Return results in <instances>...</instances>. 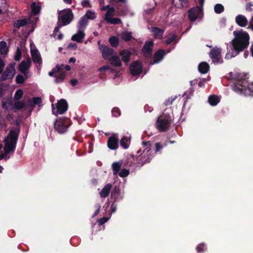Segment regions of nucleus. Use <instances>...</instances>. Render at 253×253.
Segmentation results:
<instances>
[{
	"instance_id": "9",
	"label": "nucleus",
	"mask_w": 253,
	"mask_h": 253,
	"mask_svg": "<svg viewBox=\"0 0 253 253\" xmlns=\"http://www.w3.org/2000/svg\"><path fill=\"white\" fill-rule=\"evenodd\" d=\"M123 161L121 160L117 162H114L113 163L112 167L114 175H116L118 173L120 177L124 178L126 176V169H124L119 172V170L121 169Z\"/></svg>"
},
{
	"instance_id": "37",
	"label": "nucleus",
	"mask_w": 253,
	"mask_h": 253,
	"mask_svg": "<svg viewBox=\"0 0 253 253\" xmlns=\"http://www.w3.org/2000/svg\"><path fill=\"white\" fill-rule=\"evenodd\" d=\"M23 91L21 89L17 90L14 95V99L16 100H18L21 99L23 95Z\"/></svg>"
},
{
	"instance_id": "5",
	"label": "nucleus",
	"mask_w": 253,
	"mask_h": 253,
	"mask_svg": "<svg viewBox=\"0 0 253 253\" xmlns=\"http://www.w3.org/2000/svg\"><path fill=\"white\" fill-rule=\"evenodd\" d=\"M209 56L215 64H222L223 60L221 56V50L218 47H213L210 51Z\"/></svg>"
},
{
	"instance_id": "53",
	"label": "nucleus",
	"mask_w": 253,
	"mask_h": 253,
	"mask_svg": "<svg viewBox=\"0 0 253 253\" xmlns=\"http://www.w3.org/2000/svg\"><path fill=\"white\" fill-rule=\"evenodd\" d=\"M20 57H21V52H20V50L18 49L17 50V55L15 56V59L16 60H19L20 58Z\"/></svg>"
},
{
	"instance_id": "38",
	"label": "nucleus",
	"mask_w": 253,
	"mask_h": 253,
	"mask_svg": "<svg viewBox=\"0 0 253 253\" xmlns=\"http://www.w3.org/2000/svg\"><path fill=\"white\" fill-rule=\"evenodd\" d=\"M61 70L60 66L58 65H56V66L53 69L52 71L49 72V75L50 76H53L55 73H58Z\"/></svg>"
},
{
	"instance_id": "27",
	"label": "nucleus",
	"mask_w": 253,
	"mask_h": 253,
	"mask_svg": "<svg viewBox=\"0 0 253 253\" xmlns=\"http://www.w3.org/2000/svg\"><path fill=\"white\" fill-rule=\"evenodd\" d=\"M219 101V98L215 95H210L208 99V102L211 106L216 105Z\"/></svg>"
},
{
	"instance_id": "36",
	"label": "nucleus",
	"mask_w": 253,
	"mask_h": 253,
	"mask_svg": "<svg viewBox=\"0 0 253 253\" xmlns=\"http://www.w3.org/2000/svg\"><path fill=\"white\" fill-rule=\"evenodd\" d=\"M177 98V96H171L165 102L164 105L168 106L172 104V102Z\"/></svg>"
},
{
	"instance_id": "47",
	"label": "nucleus",
	"mask_w": 253,
	"mask_h": 253,
	"mask_svg": "<svg viewBox=\"0 0 253 253\" xmlns=\"http://www.w3.org/2000/svg\"><path fill=\"white\" fill-rule=\"evenodd\" d=\"M108 219H109L108 218H105V217L100 219L98 220L99 224L100 225L103 224L104 223H105L106 222H107L108 221Z\"/></svg>"
},
{
	"instance_id": "21",
	"label": "nucleus",
	"mask_w": 253,
	"mask_h": 253,
	"mask_svg": "<svg viewBox=\"0 0 253 253\" xmlns=\"http://www.w3.org/2000/svg\"><path fill=\"white\" fill-rule=\"evenodd\" d=\"M209 65L205 62L200 63L198 66V70L199 72L202 74H204L207 73L209 71Z\"/></svg>"
},
{
	"instance_id": "22",
	"label": "nucleus",
	"mask_w": 253,
	"mask_h": 253,
	"mask_svg": "<svg viewBox=\"0 0 253 253\" xmlns=\"http://www.w3.org/2000/svg\"><path fill=\"white\" fill-rule=\"evenodd\" d=\"M56 107L58 111H67L68 103L64 99H61L57 103Z\"/></svg>"
},
{
	"instance_id": "61",
	"label": "nucleus",
	"mask_w": 253,
	"mask_h": 253,
	"mask_svg": "<svg viewBox=\"0 0 253 253\" xmlns=\"http://www.w3.org/2000/svg\"><path fill=\"white\" fill-rule=\"evenodd\" d=\"M250 50H251L252 55L253 57V43L252 44V45L251 46Z\"/></svg>"
},
{
	"instance_id": "15",
	"label": "nucleus",
	"mask_w": 253,
	"mask_h": 253,
	"mask_svg": "<svg viewBox=\"0 0 253 253\" xmlns=\"http://www.w3.org/2000/svg\"><path fill=\"white\" fill-rule=\"evenodd\" d=\"M235 21L237 25L241 27H245L248 24V21L246 17L241 14L236 16Z\"/></svg>"
},
{
	"instance_id": "13",
	"label": "nucleus",
	"mask_w": 253,
	"mask_h": 253,
	"mask_svg": "<svg viewBox=\"0 0 253 253\" xmlns=\"http://www.w3.org/2000/svg\"><path fill=\"white\" fill-rule=\"evenodd\" d=\"M15 74V68L13 65H8L3 75L1 76V80H5L7 79H10L13 78Z\"/></svg>"
},
{
	"instance_id": "64",
	"label": "nucleus",
	"mask_w": 253,
	"mask_h": 253,
	"mask_svg": "<svg viewBox=\"0 0 253 253\" xmlns=\"http://www.w3.org/2000/svg\"><path fill=\"white\" fill-rule=\"evenodd\" d=\"M196 81H190V84H191V85H193L194 84H195V83H196Z\"/></svg>"
},
{
	"instance_id": "59",
	"label": "nucleus",
	"mask_w": 253,
	"mask_h": 253,
	"mask_svg": "<svg viewBox=\"0 0 253 253\" xmlns=\"http://www.w3.org/2000/svg\"><path fill=\"white\" fill-rule=\"evenodd\" d=\"M248 55H249V52L248 51H245L244 53V57L246 58H247Z\"/></svg>"
},
{
	"instance_id": "50",
	"label": "nucleus",
	"mask_w": 253,
	"mask_h": 253,
	"mask_svg": "<svg viewBox=\"0 0 253 253\" xmlns=\"http://www.w3.org/2000/svg\"><path fill=\"white\" fill-rule=\"evenodd\" d=\"M4 63L3 60L0 58V73H1L3 69Z\"/></svg>"
},
{
	"instance_id": "41",
	"label": "nucleus",
	"mask_w": 253,
	"mask_h": 253,
	"mask_svg": "<svg viewBox=\"0 0 253 253\" xmlns=\"http://www.w3.org/2000/svg\"><path fill=\"white\" fill-rule=\"evenodd\" d=\"M24 77L21 75H18L16 76V82L17 84H22L25 82Z\"/></svg>"
},
{
	"instance_id": "56",
	"label": "nucleus",
	"mask_w": 253,
	"mask_h": 253,
	"mask_svg": "<svg viewBox=\"0 0 253 253\" xmlns=\"http://www.w3.org/2000/svg\"><path fill=\"white\" fill-rule=\"evenodd\" d=\"M78 81L76 79L72 80L71 81V84L72 85H75L78 84Z\"/></svg>"
},
{
	"instance_id": "14",
	"label": "nucleus",
	"mask_w": 253,
	"mask_h": 253,
	"mask_svg": "<svg viewBox=\"0 0 253 253\" xmlns=\"http://www.w3.org/2000/svg\"><path fill=\"white\" fill-rule=\"evenodd\" d=\"M166 52L164 50L160 49L157 50L153 56V60L150 61L149 65H152L160 62L164 58Z\"/></svg>"
},
{
	"instance_id": "18",
	"label": "nucleus",
	"mask_w": 253,
	"mask_h": 253,
	"mask_svg": "<svg viewBox=\"0 0 253 253\" xmlns=\"http://www.w3.org/2000/svg\"><path fill=\"white\" fill-rule=\"evenodd\" d=\"M118 140L115 135H113L109 138L108 140V147L112 149L115 150L118 148Z\"/></svg>"
},
{
	"instance_id": "2",
	"label": "nucleus",
	"mask_w": 253,
	"mask_h": 253,
	"mask_svg": "<svg viewBox=\"0 0 253 253\" xmlns=\"http://www.w3.org/2000/svg\"><path fill=\"white\" fill-rule=\"evenodd\" d=\"M233 34L235 38L231 42V55L226 54L225 58L235 57L240 52L247 48L249 44L250 36L247 32L241 30L238 32L234 31Z\"/></svg>"
},
{
	"instance_id": "1",
	"label": "nucleus",
	"mask_w": 253,
	"mask_h": 253,
	"mask_svg": "<svg viewBox=\"0 0 253 253\" xmlns=\"http://www.w3.org/2000/svg\"><path fill=\"white\" fill-rule=\"evenodd\" d=\"M230 77L233 81L232 85L233 90L236 92L246 96H253V82L249 83L247 74L230 73Z\"/></svg>"
},
{
	"instance_id": "63",
	"label": "nucleus",
	"mask_w": 253,
	"mask_h": 253,
	"mask_svg": "<svg viewBox=\"0 0 253 253\" xmlns=\"http://www.w3.org/2000/svg\"><path fill=\"white\" fill-rule=\"evenodd\" d=\"M66 3L70 4L72 2V0H63Z\"/></svg>"
},
{
	"instance_id": "32",
	"label": "nucleus",
	"mask_w": 253,
	"mask_h": 253,
	"mask_svg": "<svg viewBox=\"0 0 253 253\" xmlns=\"http://www.w3.org/2000/svg\"><path fill=\"white\" fill-rule=\"evenodd\" d=\"M84 16L85 17L87 20L88 19L93 20L95 18L96 14L94 12L88 10Z\"/></svg>"
},
{
	"instance_id": "33",
	"label": "nucleus",
	"mask_w": 253,
	"mask_h": 253,
	"mask_svg": "<svg viewBox=\"0 0 253 253\" xmlns=\"http://www.w3.org/2000/svg\"><path fill=\"white\" fill-rule=\"evenodd\" d=\"M214 10L216 13L220 14L223 12L224 10V6L221 4H216L214 7Z\"/></svg>"
},
{
	"instance_id": "39",
	"label": "nucleus",
	"mask_w": 253,
	"mask_h": 253,
	"mask_svg": "<svg viewBox=\"0 0 253 253\" xmlns=\"http://www.w3.org/2000/svg\"><path fill=\"white\" fill-rule=\"evenodd\" d=\"M79 114L77 115V116L75 117V118L78 121V122L81 124L83 122V121L84 120V118H83L82 112L80 111L78 112Z\"/></svg>"
},
{
	"instance_id": "4",
	"label": "nucleus",
	"mask_w": 253,
	"mask_h": 253,
	"mask_svg": "<svg viewBox=\"0 0 253 253\" xmlns=\"http://www.w3.org/2000/svg\"><path fill=\"white\" fill-rule=\"evenodd\" d=\"M70 125V121L67 118H59L55 123V129L60 133L66 132Z\"/></svg>"
},
{
	"instance_id": "16",
	"label": "nucleus",
	"mask_w": 253,
	"mask_h": 253,
	"mask_svg": "<svg viewBox=\"0 0 253 253\" xmlns=\"http://www.w3.org/2000/svg\"><path fill=\"white\" fill-rule=\"evenodd\" d=\"M150 31L153 33L155 39H161L163 38L164 30L157 27H152L150 28Z\"/></svg>"
},
{
	"instance_id": "55",
	"label": "nucleus",
	"mask_w": 253,
	"mask_h": 253,
	"mask_svg": "<svg viewBox=\"0 0 253 253\" xmlns=\"http://www.w3.org/2000/svg\"><path fill=\"white\" fill-rule=\"evenodd\" d=\"M205 80H203L202 81H200L198 83V85L199 87H203L205 84Z\"/></svg>"
},
{
	"instance_id": "30",
	"label": "nucleus",
	"mask_w": 253,
	"mask_h": 253,
	"mask_svg": "<svg viewBox=\"0 0 253 253\" xmlns=\"http://www.w3.org/2000/svg\"><path fill=\"white\" fill-rule=\"evenodd\" d=\"M109 42L112 47H117L119 44V40L117 37L113 36L109 38Z\"/></svg>"
},
{
	"instance_id": "57",
	"label": "nucleus",
	"mask_w": 253,
	"mask_h": 253,
	"mask_svg": "<svg viewBox=\"0 0 253 253\" xmlns=\"http://www.w3.org/2000/svg\"><path fill=\"white\" fill-rule=\"evenodd\" d=\"M122 38L124 39L125 41H126V33H123L121 35Z\"/></svg>"
},
{
	"instance_id": "35",
	"label": "nucleus",
	"mask_w": 253,
	"mask_h": 253,
	"mask_svg": "<svg viewBox=\"0 0 253 253\" xmlns=\"http://www.w3.org/2000/svg\"><path fill=\"white\" fill-rule=\"evenodd\" d=\"M176 38H177V36L175 34H173V35H170L168 37V38L166 41V43L167 44H169L171 42H174L176 40Z\"/></svg>"
},
{
	"instance_id": "60",
	"label": "nucleus",
	"mask_w": 253,
	"mask_h": 253,
	"mask_svg": "<svg viewBox=\"0 0 253 253\" xmlns=\"http://www.w3.org/2000/svg\"><path fill=\"white\" fill-rule=\"evenodd\" d=\"M53 112L54 115H58V114H60V115L62 114L64 112L60 111V112Z\"/></svg>"
},
{
	"instance_id": "25",
	"label": "nucleus",
	"mask_w": 253,
	"mask_h": 253,
	"mask_svg": "<svg viewBox=\"0 0 253 253\" xmlns=\"http://www.w3.org/2000/svg\"><path fill=\"white\" fill-rule=\"evenodd\" d=\"M31 8L33 14L36 15L38 14L41 10V4L39 2H33L31 5Z\"/></svg>"
},
{
	"instance_id": "51",
	"label": "nucleus",
	"mask_w": 253,
	"mask_h": 253,
	"mask_svg": "<svg viewBox=\"0 0 253 253\" xmlns=\"http://www.w3.org/2000/svg\"><path fill=\"white\" fill-rule=\"evenodd\" d=\"M110 69L108 66H104L98 69L99 71H104Z\"/></svg>"
},
{
	"instance_id": "17",
	"label": "nucleus",
	"mask_w": 253,
	"mask_h": 253,
	"mask_svg": "<svg viewBox=\"0 0 253 253\" xmlns=\"http://www.w3.org/2000/svg\"><path fill=\"white\" fill-rule=\"evenodd\" d=\"M30 65L31 61L29 59H28L26 61H22L19 66L20 71L24 74L26 78H28V76H27V71L28 70Z\"/></svg>"
},
{
	"instance_id": "24",
	"label": "nucleus",
	"mask_w": 253,
	"mask_h": 253,
	"mask_svg": "<svg viewBox=\"0 0 253 253\" xmlns=\"http://www.w3.org/2000/svg\"><path fill=\"white\" fill-rule=\"evenodd\" d=\"M108 60L110 63L114 66L119 67L122 64L121 62L120 61L119 57L117 56L116 53L114 54V55L109 58Z\"/></svg>"
},
{
	"instance_id": "62",
	"label": "nucleus",
	"mask_w": 253,
	"mask_h": 253,
	"mask_svg": "<svg viewBox=\"0 0 253 253\" xmlns=\"http://www.w3.org/2000/svg\"><path fill=\"white\" fill-rule=\"evenodd\" d=\"M110 7L109 6H103L102 8H101V10L103 11V10H108V8Z\"/></svg>"
},
{
	"instance_id": "11",
	"label": "nucleus",
	"mask_w": 253,
	"mask_h": 253,
	"mask_svg": "<svg viewBox=\"0 0 253 253\" xmlns=\"http://www.w3.org/2000/svg\"><path fill=\"white\" fill-rule=\"evenodd\" d=\"M115 9L113 7L108 8L105 14V20L108 23L111 24H119L121 22V20L119 18H112L114 15Z\"/></svg>"
},
{
	"instance_id": "10",
	"label": "nucleus",
	"mask_w": 253,
	"mask_h": 253,
	"mask_svg": "<svg viewBox=\"0 0 253 253\" xmlns=\"http://www.w3.org/2000/svg\"><path fill=\"white\" fill-rule=\"evenodd\" d=\"M202 12V8L197 6L190 8L188 12V16L191 22L195 21Z\"/></svg>"
},
{
	"instance_id": "46",
	"label": "nucleus",
	"mask_w": 253,
	"mask_h": 253,
	"mask_svg": "<svg viewBox=\"0 0 253 253\" xmlns=\"http://www.w3.org/2000/svg\"><path fill=\"white\" fill-rule=\"evenodd\" d=\"M126 139L125 137H122V138L121 140V145L122 146H123L125 149L126 148Z\"/></svg>"
},
{
	"instance_id": "6",
	"label": "nucleus",
	"mask_w": 253,
	"mask_h": 253,
	"mask_svg": "<svg viewBox=\"0 0 253 253\" xmlns=\"http://www.w3.org/2000/svg\"><path fill=\"white\" fill-rule=\"evenodd\" d=\"M58 14L59 20L63 23V25H66L69 24L73 17V13L69 9L61 11L59 12Z\"/></svg>"
},
{
	"instance_id": "40",
	"label": "nucleus",
	"mask_w": 253,
	"mask_h": 253,
	"mask_svg": "<svg viewBox=\"0 0 253 253\" xmlns=\"http://www.w3.org/2000/svg\"><path fill=\"white\" fill-rule=\"evenodd\" d=\"M131 32H127V44H128V42H130L132 40H133V42L134 43V44L138 43V40L135 38H133L131 36Z\"/></svg>"
},
{
	"instance_id": "8",
	"label": "nucleus",
	"mask_w": 253,
	"mask_h": 253,
	"mask_svg": "<svg viewBox=\"0 0 253 253\" xmlns=\"http://www.w3.org/2000/svg\"><path fill=\"white\" fill-rule=\"evenodd\" d=\"M143 66L139 61H135L129 66L130 74L133 76H139L142 73Z\"/></svg>"
},
{
	"instance_id": "54",
	"label": "nucleus",
	"mask_w": 253,
	"mask_h": 253,
	"mask_svg": "<svg viewBox=\"0 0 253 253\" xmlns=\"http://www.w3.org/2000/svg\"><path fill=\"white\" fill-rule=\"evenodd\" d=\"M179 1L182 7L188 3V0H179Z\"/></svg>"
},
{
	"instance_id": "28",
	"label": "nucleus",
	"mask_w": 253,
	"mask_h": 253,
	"mask_svg": "<svg viewBox=\"0 0 253 253\" xmlns=\"http://www.w3.org/2000/svg\"><path fill=\"white\" fill-rule=\"evenodd\" d=\"M29 104L31 106H34L36 105H38L39 106L41 105L42 103V99L40 97H35L32 99L29 100Z\"/></svg>"
},
{
	"instance_id": "29",
	"label": "nucleus",
	"mask_w": 253,
	"mask_h": 253,
	"mask_svg": "<svg viewBox=\"0 0 253 253\" xmlns=\"http://www.w3.org/2000/svg\"><path fill=\"white\" fill-rule=\"evenodd\" d=\"M8 51V48L6 46V43L2 41L0 42V54H6Z\"/></svg>"
},
{
	"instance_id": "49",
	"label": "nucleus",
	"mask_w": 253,
	"mask_h": 253,
	"mask_svg": "<svg viewBox=\"0 0 253 253\" xmlns=\"http://www.w3.org/2000/svg\"><path fill=\"white\" fill-rule=\"evenodd\" d=\"M154 11V7H153L151 8H149L147 10H146L145 11V12L146 14H151V15L153 13Z\"/></svg>"
},
{
	"instance_id": "44",
	"label": "nucleus",
	"mask_w": 253,
	"mask_h": 253,
	"mask_svg": "<svg viewBox=\"0 0 253 253\" xmlns=\"http://www.w3.org/2000/svg\"><path fill=\"white\" fill-rule=\"evenodd\" d=\"M15 107L18 109H20L24 108L25 106V103L23 101H19L15 104Z\"/></svg>"
},
{
	"instance_id": "43",
	"label": "nucleus",
	"mask_w": 253,
	"mask_h": 253,
	"mask_svg": "<svg viewBox=\"0 0 253 253\" xmlns=\"http://www.w3.org/2000/svg\"><path fill=\"white\" fill-rule=\"evenodd\" d=\"M82 5L84 7H91V5L89 0H83L82 1Z\"/></svg>"
},
{
	"instance_id": "19",
	"label": "nucleus",
	"mask_w": 253,
	"mask_h": 253,
	"mask_svg": "<svg viewBox=\"0 0 253 253\" xmlns=\"http://www.w3.org/2000/svg\"><path fill=\"white\" fill-rule=\"evenodd\" d=\"M31 55L33 61L35 63L41 64L42 58L39 51L36 49H31Z\"/></svg>"
},
{
	"instance_id": "34",
	"label": "nucleus",
	"mask_w": 253,
	"mask_h": 253,
	"mask_svg": "<svg viewBox=\"0 0 253 253\" xmlns=\"http://www.w3.org/2000/svg\"><path fill=\"white\" fill-rule=\"evenodd\" d=\"M58 72L59 73V76L58 77L55 76V77L56 78V80H55V82L56 83H59L62 82L65 77V72H64L62 71L61 70Z\"/></svg>"
},
{
	"instance_id": "45",
	"label": "nucleus",
	"mask_w": 253,
	"mask_h": 253,
	"mask_svg": "<svg viewBox=\"0 0 253 253\" xmlns=\"http://www.w3.org/2000/svg\"><path fill=\"white\" fill-rule=\"evenodd\" d=\"M253 3L249 2L246 5V10L248 11L251 12L253 11Z\"/></svg>"
},
{
	"instance_id": "23",
	"label": "nucleus",
	"mask_w": 253,
	"mask_h": 253,
	"mask_svg": "<svg viewBox=\"0 0 253 253\" xmlns=\"http://www.w3.org/2000/svg\"><path fill=\"white\" fill-rule=\"evenodd\" d=\"M111 188L112 185L110 184H106L100 192V195L101 197H106L109 195Z\"/></svg>"
},
{
	"instance_id": "12",
	"label": "nucleus",
	"mask_w": 253,
	"mask_h": 253,
	"mask_svg": "<svg viewBox=\"0 0 253 253\" xmlns=\"http://www.w3.org/2000/svg\"><path fill=\"white\" fill-rule=\"evenodd\" d=\"M99 48L101 52L102 57L105 59H109L116 53L113 49L104 45H101Z\"/></svg>"
},
{
	"instance_id": "7",
	"label": "nucleus",
	"mask_w": 253,
	"mask_h": 253,
	"mask_svg": "<svg viewBox=\"0 0 253 253\" xmlns=\"http://www.w3.org/2000/svg\"><path fill=\"white\" fill-rule=\"evenodd\" d=\"M154 42L152 40L147 41L142 47V52L143 56L147 58H150L152 56Z\"/></svg>"
},
{
	"instance_id": "42",
	"label": "nucleus",
	"mask_w": 253,
	"mask_h": 253,
	"mask_svg": "<svg viewBox=\"0 0 253 253\" xmlns=\"http://www.w3.org/2000/svg\"><path fill=\"white\" fill-rule=\"evenodd\" d=\"M120 56L122 57V59L125 63L126 62V52L125 50H122L120 52Z\"/></svg>"
},
{
	"instance_id": "3",
	"label": "nucleus",
	"mask_w": 253,
	"mask_h": 253,
	"mask_svg": "<svg viewBox=\"0 0 253 253\" xmlns=\"http://www.w3.org/2000/svg\"><path fill=\"white\" fill-rule=\"evenodd\" d=\"M18 133L17 131L12 130L4 139V150L5 154L0 155V159H3L5 155L11 151H14L16 144Z\"/></svg>"
},
{
	"instance_id": "31",
	"label": "nucleus",
	"mask_w": 253,
	"mask_h": 253,
	"mask_svg": "<svg viewBox=\"0 0 253 253\" xmlns=\"http://www.w3.org/2000/svg\"><path fill=\"white\" fill-rule=\"evenodd\" d=\"M28 23L26 19H22L16 21L14 23V26L16 28H20V27L25 25Z\"/></svg>"
},
{
	"instance_id": "48",
	"label": "nucleus",
	"mask_w": 253,
	"mask_h": 253,
	"mask_svg": "<svg viewBox=\"0 0 253 253\" xmlns=\"http://www.w3.org/2000/svg\"><path fill=\"white\" fill-rule=\"evenodd\" d=\"M60 66L61 71H63V69H65L66 71H69L71 69V67L69 65H62Z\"/></svg>"
},
{
	"instance_id": "20",
	"label": "nucleus",
	"mask_w": 253,
	"mask_h": 253,
	"mask_svg": "<svg viewBox=\"0 0 253 253\" xmlns=\"http://www.w3.org/2000/svg\"><path fill=\"white\" fill-rule=\"evenodd\" d=\"M84 35V31L78 29V33L72 36V40L77 42H82Z\"/></svg>"
},
{
	"instance_id": "52",
	"label": "nucleus",
	"mask_w": 253,
	"mask_h": 253,
	"mask_svg": "<svg viewBox=\"0 0 253 253\" xmlns=\"http://www.w3.org/2000/svg\"><path fill=\"white\" fill-rule=\"evenodd\" d=\"M249 27L253 31V16L250 20Z\"/></svg>"
},
{
	"instance_id": "58",
	"label": "nucleus",
	"mask_w": 253,
	"mask_h": 253,
	"mask_svg": "<svg viewBox=\"0 0 253 253\" xmlns=\"http://www.w3.org/2000/svg\"><path fill=\"white\" fill-rule=\"evenodd\" d=\"M205 0H198L200 5V6L202 8L203 7V6L204 4Z\"/></svg>"
},
{
	"instance_id": "26",
	"label": "nucleus",
	"mask_w": 253,
	"mask_h": 253,
	"mask_svg": "<svg viewBox=\"0 0 253 253\" xmlns=\"http://www.w3.org/2000/svg\"><path fill=\"white\" fill-rule=\"evenodd\" d=\"M87 23L88 20L86 19L85 17L83 16L79 21L78 29L84 31Z\"/></svg>"
}]
</instances>
